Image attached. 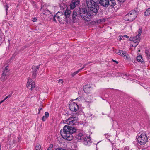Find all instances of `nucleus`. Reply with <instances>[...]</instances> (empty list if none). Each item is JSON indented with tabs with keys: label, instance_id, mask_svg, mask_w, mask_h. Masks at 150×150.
I'll use <instances>...</instances> for the list:
<instances>
[{
	"label": "nucleus",
	"instance_id": "obj_1",
	"mask_svg": "<svg viewBox=\"0 0 150 150\" xmlns=\"http://www.w3.org/2000/svg\"><path fill=\"white\" fill-rule=\"evenodd\" d=\"M98 0H86V4L89 11L84 8H77V12L81 18L85 21H89L92 18V16L96 15L99 7L98 5Z\"/></svg>",
	"mask_w": 150,
	"mask_h": 150
},
{
	"label": "nucleus",
	"instance_id": "obj_2",
	"mask_svg": "<svg viewBox=\"0 0 150 150\" xmlns=\"http://www.w3.org/2000/svg\"><path fill=\"white\" fill-rule=\"evenodd\" d=\"M76 129L73 127L66 125L60 132L61 136L64 139L70 141L73 139V136L72 134L76 132Z\"/></svg>",
	"mask_w": 150,
	"mask_h": 150
},
{
	"label": "nucleus",
	"instance_id": "obj_3",
	"mask_svg": "<svg viewBox=\"0 0 150 150\" xmlns=\"http://www.w3.org/2000/svg\"><path fill=\"white\" fill-rule=\"evenodd\" d=\"M138 142L140 144V148L142 149H144L147 147V146L145 144L147 142L148 138L146 135L144 134H142L139 137L138 139Z\"/></svg>",
	"mask_w": 150,
	"mask_h": 150
},
{
	"label": "nucleus",
	"instance_id": "obj_4",
	"mask_svg": "<svg viewBox=\"0 0 150 150\" xmlns=\"http://www.w3.org/2000/svg\"><path fill=\"white\" fill-rule=\"evenodd\" d=\"M67 19L63 13L58 12L53 17V21L56 22L57 19L60 23L61 22L63 23L64 21L66 22L67 23Z\"/></svg>",
	"mask_w": 150,
	"mask_h": 150
},
{
	"label": "nucleus",
	"instance_id": "obj_5",
	"mask_svg": "<svg viewBox=\"0 0 150 150\" xmlns=\"http://www.w3.org/2000/svg\"><path fill=\"white\" fill-rule=\"evenodd\" d=\"M137 15V12L135 10H132L125 16V20L131 22L135 19Z\"/></svg>",
	"mask_w": 150,
	"mask_h": 150
},
{
	"label": "nucleus",
	"instance_id": "obj_6",
	"mask_svg": "<svg viewBox=\"0 0 150 150\" xmlns=\"http://www.w3.org/2000/svg\"><path fill=\"white\" fill-rule=\"evenodd\" d=\"M8 67L6 66L5 68L2 73L0 79L2 81H4L9 77V70L8 69Z\"/></svg>",
	"mask_w": 150,
	"mask_h": 150
},
{
	"label": "nucleus",
	"instance_id": "obj_7",
	"mask_svg": "<svg viewBox=\"0 0 150 150\" xmlns=\"http://www.w3.org/2000/svg\"><path fill=\"white\" fill-rule=\"evenodd\" d=\"M78 118L76 117H71L67 120V124L68 125H76L77 122Z\"/></svg>",
	"mask_w": 150,
	"mask_h": 150
},
{
	"label": "nucleus",
	"instance_id": "obj_8",
	"mask_svg": "<svg viewBox=\"0 0 150 150\" xmlns=\"http://www.w3.org/2000/svg\"><path fill=\"white\" fill-rule=\"evenodd\" d=\"M35 82L33 81L30 78L28 79L26 85L28 88L32 91L35 88Z\"/></svg>",
	"mask_w": 150,
	"mask_h": 150
},
{
	"label": "nucleus",
	"instance_id": "obj_9",
	"mask_svg": "<svg viewBox=\"0 0 150 150\" xmlns=\"http://www.w3.org/2000/svg\"><path fill=\"white\" fill-rule=\"evenodd\" d=\"M69 108L72 111L76 112L79 109V106L76 103L73 102L69 105Z\"/></svg>",
	"mask_w": 150,
	"mask_h": 150
},
{
	"label": "nucleus",
	"instance_id": "obj_10",
	"mask_svg": "<svg viewBox=\"0 0 150 150\" xmlns=\"http://www.w3.org/2000/svg\"><path fill=\"white\" fill-rule=\"evenodd\" d=\"M40 65L37 66H33L32 69V77L33 78H35L36 77L37 75V71L40 68Z\"/></svg>",
	"mask_w": 150,
	"mask_h": 150
},
{
	"label": "nucleus",
	"instance_id": "obj_11",
	"mask_svg": "<svg viewBox=\"0 0 150 150\" xmlns=\"http://www.w3.org/2000/svg\"><path fill=\"white\" fill-rule=\"evenodd\" d=\"M71 10H68L66 9V10L65 11L64 13V14L65 15V17L67 19V23H71V19H70L69 16L70 15V14L71 13Z\"/></svg>",
	"mask_w": 150,
	"mask_h": 150
},
{
	"label": "nucleus",
	"instance_id": "obj_12",
	"mask_svg": "<svg viewBox=\"0 0 150 150\" xmlns=\"http://www.w3.org/2000/svg\"><path fill=\"white\" fill-rule=\"evenodd\" d=\"M75 137L76 139L78 141H80L83 139L85 137H86V136L84 133L80 132L78 133Z\"/></svg>",
	"mask_w": 150,
	"mask_h": 150
},
{
	"label": "nucleus",
	"instance_id": "obj_13",
	"mask_svg": "<svg viewBox=\"0 0 150 150\" xmlns=\"http://www.w3.org/2000/svg\"><path fill=\"white\" fill-rule=\"evenodd\" d=\"M80 15L79 13H78L77 12V9L76 11H74L72 15V19H71V24L74 23L75 22L76 18H77L78 16Z\"/></svg>",
	"mask_w": 150,
	"mask_h": 150
},
{
	"label": "nucleus",
	"instance_id": "obj_14",
	"mask_svg": "<svg viewBox=\"0 0 150 150\" xmlns=\"http://www.w3.org/2000/svg\"><path fill=\"white\" fill-rule=\"evenodd\" d=\"M98 4H100L103 7H108V0H98Z\"/></svg>",
	"mask_w": 150,
	"mask_h": 150
},
{
	"label": "nucleus",
	"instance_id": "obj_15",
	"mask_svg": "<svg viewBox=\"0 0 150 150\" xmlns=\"http://www.w3.org/2000/svg\"><path fill=\"white\" fill-rule=\"evenodd\" d=\"M84 143L86 145L89 146L92 143V141L90 139V137H85L84 138Z\"/></svg>",
	"mask_w": 150,
	"mask_h": 150
},
{
	"label": "nucleus",
	"instance_id": "obj_16",
	"mask_svg": "<svg viewBox=\"0 0 150 150\" xmlns=\"http://www.w3.org/2000/svg\"><path fill=\"white\" fill-rule=\"evenodd\" d=\"M91 87L87 85H85L83 87L84 92L86 93H89L90 91L91 90Z\"/></svg>",
	"mask_w": 150,
	"mask_h": 150
},
{
	"label": "nucleus",
	"instance_id": "obj_17",
	"mask_svg": "<svg viewBox=\"0 0 150 150\" xmlns=\"http://www.w3.org/2000/svg\"><path fill=\"white\" fill-rule=\"evenodd\" d=\"M92 98V96L90 95L87 94L85 97L84 99L87 102L90 103L91 102Z\"/></svg>",
	"mask_w": 150,
	"mask_h": 150
},
{
	"label": "nucleus",
	"instance_id": "obj_18",
	"mask_svg": "<svg viewBox=\"0 0 150 150\" xmlns=\"http://www.w3.org/2000/svg\"><path fill=\"white\" fill-rule=\"evenodd\" d=\"M116 4L115 0H108V6L109 5L111 7H113Z\"/></svg>",
	"mask_w": 150,
	"mask_h": 150
},
{
	"label": "nucleus",
	"instance_id": "obj_19",
	"mask_svg": "<svg viewBox=\"0 0 150 150\" xmlns=\"http://www.w3.org/2000/svg\"><path fill=\"white\" fill-rule=\"evenodd\" d=\"M135 38H136V39H134L133 42L134 43L136 44L135 45H134V46L136 47L138 44L141 39V38L139 37L137 38V36L135 37Z\"/></svg>",
	"mask_w": 150,
	"mask_h": 150
},
{
	"label": "nucleus",
	"instance_id": "obj_20",
	"mask_svg": "<svg viewBox=\"0 0 150 150\" xmlns=\"http://www.w3.org/2000/svg\"><path fill=\"white\" fill-rule=\"evenodd\" d=\"M45 116H43L42 118V120L43 121H45L46 119L48 118L49 116V114L48 112H46L45 113Z\"/></svg>",
	"mask_w": 150,
	"mask_h": 150
},
{
	"label": "nucleus",
	"instance_id": "obj_21",
	"mask_svg": "<svg viewBox=\"0 0 150 150\" xmlns=\"http://www.w3.org/2000/svg\"><path fill=\"white\" fill-rule=\"evenodd\" d=\"M125 51L122 50H118L117 51L116 53L118 55H120L121 56H123L124 54H125Z\"/></svg>",
	"mask_w": 150,
	"mask_h": 150
},
{
	"label": "nucleus",
	"instance_id": "obj_22",
	"mask_svg": "<svg viewBox=\"0 0 150 150\" xmlns=\"http://www.w3.org/2000/svg\"><path fill=\"white\" fill-rule=\"evenodd\" d=\"M42 11L43 12V14L46 15H48L49 14H51V13L50 11H49L47 9H46L45 11H42Z\"/></svg>",
	"mask_w": 150,
	"mask_h": 150
},
{
	"label": "nucleus",
	"instance_id": "obj_23",
	"mask_svg": "<svg viewBox=\"0 0 150 150\" xmlns=\"http://www.w3.org/2000/svg\"><path fill=\"white\" fill-rule=\"evenodd\" d=\"M144 14L146 16L150 15V8L147 9L146 11L144 12Z\"/></svg>",
	"mask_w": 150,
	"mask_h": 150
},
{
	"label": "nucleus",
	"instance_id": "obj_24",
	"mask_svg": "<svg viewBox=\"0 0 150 150\" xmlns=\"http://www.w3.org/2000/svg\"><path fill=\"white\" fill-rule=\"evenodd\" d=\"M145 53L148 59H150V52L148 50H146L145 51Z\"/></svg>",
	"mask_w": 150,
	"mask_h": 150
},
{
	"label": "nucleus",
	"instance_id": "obj_25",
	"mask_svg": "<svg viewBox=\"0 0 150 150\" xmlns=\"http://www.w3.org/2000/svg\"><path fill=\"white\" fill-rule=\"evenodd\" d=\"M72 2L75 4L76 5L78 6L80 4V0H72Z\"/></svg>",
	"mask_w": 150,
	"mask_h": 150
},
{
	"label": "nucleus",
	"instance_id": "obj_26",
	"mask_svg": "<svg viewBox=\"0 0 150 150\" xmlns=\"http://www.w3.org/2000/svg\"><path fill=\"white\" fill-rule=\"evenodd\" d=\"M125 59H126L127 60H129V55L127 53L125 52V54H124L123 56Z\"/></svg>",
	"mask_w": 150,
	"mask_h": 150
},
{
	"label": "nucleus",
	"instance_id": "obj_27",
	"mask_svg": "<svg viewBox=\"0 0 150 150\" xmlns=\"http://www.w3.org/2000/svg\"><path fill=\"white\" fill-rule=\"evenodd\" d=\"M137 61L139 62H142L143 60L142 57L140 56H137Z\"/></svg>",
	"mask_w": 150,
	"mask_h": 150
},
{
	"label": "nucleus",
	"instance_id": "obj_28",
	"mask_svg": "<svg viewBox=\"0 0 150 150\" xmlns=\"http://www.w3.org/2000/svg\"><path fill=\"white\" fill-rule=\"evenodd\" d=\"M76 6L75 4H74L73 3L71 2L70 5V8L71 9H74Z\"/></svg>",
	"mask_w": 150,
	"mask_h": 150
},
{
	"label": "nucleus",
	"instance_id": "obj_29",
	"mask_svg": "<svg viewBox=\"0 0 150 150\" xmlns=\"http://www.w3.org/2000/svg\"><path fill=\"white\" fill-rule=\"evenodd\" d=\"M142 28L141 29L140 28L138 31V34L136 36H137V37L140 38V36L141 33H142Z\"/></svg>",
	"mask_w": 150,
	"mask_h": 150
},
{
	"label": "nucleus",
	"instance_id": "obj_30",
	"mask_svg": "<svg viewBox=\"0 0 150 150\" xmlns=\"http://www.w3.org/2000/svg\"><path fill=\"white\" fill-rule=\"evenodd\" d=\"M16 142V141L14 140L13 139L11 142H10V145H11L12 146H15V144Z\"/></svg>",
	"mask_w": 150,
	"mask_h": 150
},
{
	"label": "nucleus",
	"instance_id": "obj_31",
	"mask_svg": "<svg viewBox=\"0 0 150 150\" xmlns=\"http://www.w3.org/2000/svg\"><path fill=\"white\" fill-rule=\"evenodd\" d=\"M4 7L5 8L6 12L7 14V11L9 7V5L8 4H6V5L4 6Z\"/></svg>",
	"mask_w": 150,
	"mask_h": 150
},
{
	"label": "nucleus",
	"instance_id": "obj_32",
	"mask_svg": "<svg viewBox=\"0 0 150 150\" xmlns=\"http://www.w3.org/2000/svg\"><path fill=\"white\" fill-rule=\"evenodd\" d=\"M81 71V69H78L77 71H75V72H74V73H73V74H72V76L73 77L76 74H78L79 72L80 71Z\"/></svg>",
	"mask_w": 150,
	"mask_h": 150
},
{
	"label": "nucleus",
	"instance_id": "obj_33",
	"mask_svg": "<svg viewBox=\"0 0 150 150\" xmlns=\"http://www.w3.org/2000/svg\"><path fill=\"white\" fill-rule=\"evenodd\" d=\"M91 63L90 62H87V63H86L85 64H84L83 67L80 69H81V71L82 70V69H84L85 67L87 65H88L89 63Z\"/></svg>",
	"mask_w": 150,
	"mask_h": 150
},
{
	"label": "nucleus",
	"instance_id": "obj_34",
	"mask_svg": "<svg viewBox=\"0 0 150 150\" xmlns=\"http://www.w3.org/2000/svg\"><path fill=\"white\" fill-rule=\"evenodd\" d=\"M11 97V95H9L6 97L4 100H2V101H3V102L5 100H6L7 98H10Z\"/></svg>",
	"mask_w": 150,
	"mask_h": 150
},
{
	"label": "nucleus",
	"instance_id": "obj_35",
	"mask_svg": "<svg viewBox=\"0 0 150 150\" xmlns=\"http://www.w3.org/2000/svg\"><path fill=\"white\" fill-rule=\"evenodd\" d=\"M41 147V146L40 145H37L35 147L36 150H39Z\"/></svg>",
	"mask_w": 150,
	"mask_h": 150
},
{
	"label": "nucleus",
	"instance_id": "obj_36",
	"mask_svg": "<svg viewBox=\"0 0 150 150\" xmlns=\"http://www.w3.org/2000/svg\"><path fill=\"white\" fill-rule=\"evenodd\" d=\"M42 105H40L39 108L38 109V111L39 112L38 113V114H39L40 113V111L42 109Z\"/></svg>",
	"mask_w": 150,
	"mask_h": 150
},
{
	"label": "nucleus",
	"instance_id": "obj_37",
	"mask_svg": "<svg viewBox=\"0 0 150 150\" xmlns=\"http://www.w3.org/2000/svg\"><path fill=\"white\" fill-rule=\"evenodd\" d=\"M58 83L61 85L63 83V80L62 79H60L59 80Z\"/></svg>",
	"mask_w": 150,
	"mask_h": 150
},
{
	"label": "nucleus",
	"instance_id": "obj_38",
	"mask_svg": "<svg viewBox=\"0 0 150 150\" xmlns=\"http://www.w3.org/2000/svg\"><path fill=\"white\" fill-rule=\"evenodd\" d=\"M134 39H136V38H135V37H131L129 38V39L130 40H131V41L133 40V41Z\"/></svg>",
	"mask_w": 150,
	"mask_h": 150
},
{
	"label": "nucleus",
	"instance_id": "obj_39",
	"mask_svg": "<svg viewBox=\"0 0 150 150\" xmlns=\"http://www.w3.org/2000/svg\"><path fill=\"white\" fill-rule=\"evenodd\" d=\"M32 21L33 22H36L37 21V19H36V18H33L32 20Z\"/></svg>",
	"mask_w": 150,
	"mask_h": 150
},
{
	"label": "nucleus",
	"instance_id": "obj_40",
	"mask_svg": "<svg viewBox=\"0 0 150 150\" xmlns=\"http://www.w3.org/2000/svg\"><path fill=\"white\" fill-rule=\"evenodd\" d=\"M112 61L113 62L116 63V64H118V62L117 61H116V60H114L113 59H112Z\"/></svg>",
	"mask_w": 150,
	"mask_h": 150
},
{
	"label": "nucleus",
	"instance_id": "obj_41",
	"mask_svg": "<svg viewBox=\"0 0 150 150\" xmlns=\"http://www.w3.org/2000/svg\"><path fill=\"white\" fill-rule=\"evenodd\" d=\"M124 149L125 150H129V147L128 146L125 147V148Z\"/></svg>",
	"mask_w": 150,
	"mask_h": 150
},
{
	"label": "nucleus",
	"instance_id": "obj_42",
	"mask_svg": "<svg viewBox=\"0 0 150 150\" xmlns=\"http://www.w3.org/2000/svg\"><path fill=\"white\" fill-rule=\"evenodd\" d=\"M81 98H80L79 97L78 98L75 99L74 100H78L79 101H80L81 100Z\"/></svg>",
	"mask_w": 150,
	"mask_h": 150
},
{
	"label": "nucleus",
	"instance_id": "obj_43",
	"mask_svg": "<svg viewBox=\"0 0 150 150\" xmlns=\"http://www.w3.org/2000/svg\"><path fill=\"white\" fill-rule=\"evenodd\" d=\"M124 37H126L127 38H129V37L128 36H127V35H124Z\"/></svg>",
	"mask_w": 150,
	"mask_h": 150
},
{
	"label": "nucleus",
	"instance_id": "obj_44",
	"mask_svg": "<svg viewBox=\"0 0 150 150\" xmlns=\"http://www.w3.org/2000/svg\"><path fill=\"white\" fill-rule=\"evenodd\" d=\"M122 40V38L121 36H120V38H119V40L121 41Z\"/></svg>",
	"mask_w": 150,
	"mask_h": 150
},
{
	"label": "nucleus",
	"instance_id": "obj_45",
	"mask_svg": "<svg viewBox=\"0 0 150 150\" xmlns=\"http://www.w3.org/2000/svg\"><path fill=\"white\" fill-rule=\"evenodd\" d=\"M14 58V57H13V56H12V57H11V58L12 59H13V58Z\"/></svg>",
	"mask_w": 150,
	"mask_h": 150
},
{
	"label": "nucleus",
	"instance_id": "obj_46",
	"mask_svg": "<svg viewBox=\"0 0 150 150\" xmlns=\"http://www.w3.org/2000/svg\"><path fill=\"white\" fill-rule=\"evenodd\" d=\"M3 102V101H1L0 102V104H1V103H2Z\"/></svg>",
	"mask_w": 150,
	"mask_h": 150
},
{
	"label": "nucleus",
	"instance_id": "obj_47",
	"mask_svg": "<svg viewBox=\"0 0 150 150\" xmlns=\"http://www.w3.org/2000/svg\"><path fill=\"white\" fill-rule=\"evenodd\" d=\"M42 10V7H41V10Z\"/></svg>",
	"mask_w": 150,
	"mask_h": 150
}]
</instances>
